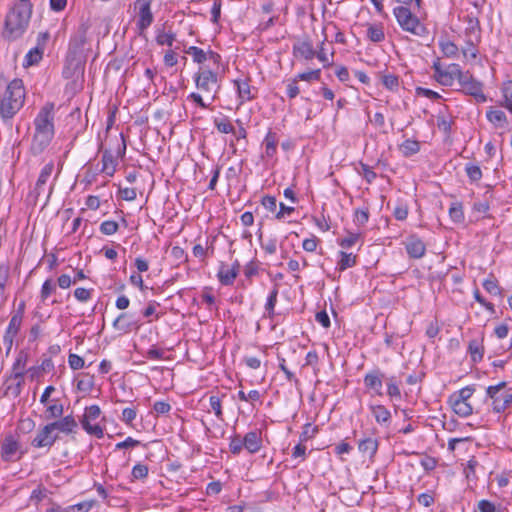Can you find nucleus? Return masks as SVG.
I'll return each instance as SVG.
<instances>
[{
	"instance_id": "39",
	"label": "nucleus",
	"mask_w": 512,
	"mask_h": 512,
	"mask_svg": "<svg viewBox=\"0 0 512 512\" xmlns=\"http://www.w3.org/2000/svg\"><path fill=\"white\" fill-rule=\"evenodd\" d=\"M475 391L474 386H466L450 395L449 399L468 402Z\"/></svg>"
},
{
	"instance_id": "49",
	"label": "nucleus",
	"mask_w": 512,
	"mask_h": 512,
	"mask_svg": "<svg viewBox=\"0 0 512 512\" xmlns=\"http://www.w3.org/2000/svg\"><path fill=\"white\" fill-rule=\"evenodd\" d=\"M119 225L116 221L107 220L101 223L100 231L104 235H113L118 231Z\"/></svg>"
},
{
	"instance_id": "34",
	"label": "nucleus",
	"mask_w": 512,
	"mask_h": 512,
	"mask_svg": "<svg viewBox=\"0 0 512 512\" xmlns=\"http://www.w3.org/2000/svg\"><path fill=\"white\" fill-rule=\"evenodd\" d=\"M449 216L454 223L464 221L463 205L461 202H453L449 208Z\"/></svg>"
},
{
	"instance_id": "12",
	"label": "nucleus",
	"mask_w": 512,
	"mask_h": 512,
	"mask_svg": "<svg viewBox=\"0 0 512 512\" xmlns=\"http://www.w3.org/2000/svg\"><path fill=\"white\" fill-rule=\"evenodd\" d=\"M461 92L474 97L478 103H483L487 100L486 95L483 93V83L475 78L462 86Z\"/></svg>"
},
{
	"instance_id": "44",
	"label": "nucleus",
	"mask_w": 512,
	"mask_h": 512,
	"mask_svg": "<svg viewBox=\"0 0 512 512\" xmlns=\"http://www.w3.org/2000/svg\"><path fill=\"white\" fill-rule=\"evenodd\" d=\"M94 387V376L84 374L83 377L77 382V389L82 392H90Z\"/></svg>"
},
{
	"instance_id": "50",
	"label": "nucleus",
	"mask_w": 512,
	"mask_h": 512,
	"mask_svg": "<svg viewBox=\"0 0 512 512\" xmlns=\"http://www.w3.org/2000/svg\"><path fill=\"white\" fill-rule=\"evenodd\" d=\"M56 291V285L51 279H47L41 288L40 297L42 301H45L53 292Z\"/></svg>"
},
{
	"instance_id": "33",
	"label": "nucleus",
	"mask_w": 512,
	"mask_h": 512,
	"mask_svg": "<svg viewBox=\"0 0 512 512\" xmlns=\"http://www.w3.org/2000/svg\"><path fill=\"white\" fill-rule=\"evenodd\" d=\"M214 125L220 133L229 134L236 133L234 126L228 117L215 118Z\"/></svg>"
},
{
	"instance_id": "41",
	"label": "nucleus",
	"mask_w": 512,
	"mask_h": 512,
	"mask_svg": "<svg viewBox=\"0 0 512 512\" xmlns=\"http://www.w3.org/2000/svg\"><path fill=\"white\" fill-rule=\"evenodd\" d=\"M502 93L504 97L502 105L512 113V81H507L503 84Z\"/></svg>"
},
{
	"instance_id": "61",
	"label": "nucleus",
	"mask_w": 512,
	"mask_h": 512,
	"mask_svg": "<svg viewBox=\"0 0 512 512\" xmlns=\"http://www.w3.org/2000/svg\"><path fill=\"white\" fill-rule=\"evenodd\" d=\"M261 204L270 212H274L277 208V200L274 196L265 195L261 200Z\"/></svg>"
},
{
	"instance_id": "11",
	"label": "nucleus",
	"mask_w": 512,
	"mask_h": 512,
	"mask_svg": "<svg viewBox=\"0 0 512 512\" xmlns=\"http://www.w3.org/2000/svg\"><path fill=\"white\" fill-rule=\"evenodd\" d=\"M139 326L140 323L134 320L128 312L121 313L113 322L114 329L123 333H128L132 329L139 328Z\"/></svg>"
},
{
	"instance_id": "47",
	"label": "nucleus",
	"mask_w": 512,
	"mask_h": 512,
	"mask_svg": "<svg viewBox=\"0 0 512 512\" xmlns=\"http://www.w3.org/2000/svg\"><path fill=\"white\" fill-rule=\"evenodd\" d=\"M318 433V426H312L311 423H306L303 426V431L300 434V442H306L313 438Z\"/></svg>"
},
{
	"instance_id": "13",
	"label": "nucleus",
	"mask_w": 512,
	"mask_h": 512,
	"mask_svg": "<svg viewBox=\"0 0 512 512\" xmlns=\"http://www.w3.org/2000/svg\"><path fill=\"white\" fill-rule=\"evenodd\" d=\"M405 248L409 257L414 259L422 258L426 252L424 242L415 235H412L407 239Z\"/></svg>"
},
{
	"instance_id": "20",
	"label": "nucleus",
	"mask_w": 512,
	"mask_h": 512,
	"mask_svg": "<svg viewBox=\"0 0 512 512\" xmlns=\"http://www.w3.org/2000/svg\"><path fill=\"white\" fill-rule=\"evenodd\" d=\"M358 449L361 453L373 458L378 450V441L377 439L367 437L359 441Z\"/></svg>"
},
{
	"instance_id": "5",
	"label": "nucleus",
	"mask_w": 512,
	"mask_h": 512,
	"mask_svg": "<svg viewBox=\"0 0 512 512\" xmlns=\"http://www.w3.org/2000/svg\"><path fill=\"white\" fill-rule=\"evenodd\" d=\"M393 14L404 31L420 37L428 34L426 26L421 24L419 18L412 13L409 7L397 6L393 9Z\"/></svg>"
},
{
	"instance_id": "16",
	"label": "nucleus",
	"mask_w": 512,
	"mask_h": 512,
	"mask_svg": "<svg viewBox=\"0 0 512 512\" xmlns=\"http://www.w3.org/2000/svg\"><path fill=\"white\" fill-rule=\"evenodd\" d=\"M293 56L298 58L302 57L305 60H312L315 57L316 50L309 39H305L302 42L295 43L293 45Z\"/></svg>"
},
{
	"instance_id": "18",
	"label": "nucleus",
	"mask_w": 512,
	"mask_h": 512,
	"mask_svg": "<svg viewBox=\"0 0 512 512\" xmlns=\"http://www.w3.org/2000/svg\"><path fill=\"white\" fill-rule=\"evenodd\" d=\"M50 425L52 426L54 431L58 430L66 434L74 432V430L78 426L73 415H67L65 417H62L60 420L50 422Z\"/></svg>"
},
{
	"instance_id": "14",
	"label": "nucleus",
	"mask_w": 512,
	"mask_h": 512,
	"mask_svg": "<svg viewBox=\"0 0 512 512\" xmlns=\"http://www.w3.org/2000/svg\"><path fill=\"white\" fill-rule=\"evenodd\" d=\"M54 169V164L52 162L47 163L41 170L40 175L36 181L34 190L32 194L37 200L41 194L45 191L44 186L46 185L48 179L50 178Z\"/></svg>"
},
{
	"instance_id": "46",
	"label": "nucleus",
	"mask_w": 512,
	"mask_h": 512,
	"mask_svg": "<svg viewBox=\"0 0 512 512\" xmlns=\"http://www.w3.org/2000/svg\"><path fill=\"white\" fill-rule=\"evenodd\" d=\"M465 20L468 24V26L465 29L466 35L474 34V33L478 32V38H479L480 37L479 33L481 30V27H480V22H479L478 18L468 15L465 17Z\"/></svg>"
},
{
	"instance_id": "10",
	"label": "nucleus",
	"mask_w": 512,
	"mask_h": 512,
	"mask_svg": "<svg viewBox=\"0 0 512 512\" xmlns=\"http://www.w3.org/2000/svg\"><path fill=\"white\" fill-rule=\"evenodd\" d=\"M20 445L18 441L12 436L7 435L1 442V457L6 462H11L20 459L15 457Z\"/></svg>"
},
{
	"instance_id": "1",
	"label": "nucleus",
	"mask_w": 512,
	"mask_h": 512,
	"mask_svg": "<svg viewBox=\"0 0 512 512\" xmlns=\"http://www.w3.org/2000/svg\"><path fill=\"white\" fill-rule=\"evenodd\" d=\"M35 133L31 143V152L41 154L54 137V103L47 102L34 120Z\"/></svg>"
},
{
	"instance_id": "26",
	"label": "nucleus",
	"mask_w": 512,
	"mask_h": 512,
	"mask_svg": "<svg viewBox=\"0 0 512 512\" xmlns=\"http://www.w3.org/2000/svg\"><path fill=\"white\" fill-rule=\"evenodd\" d=\"M432 68L434 70V77L436 81L441 85L450 86V76L448 73V68L442 69L439 60L433 63Z\"/></svg>"
},
{
	"instance_id": "3",
	"label": "nucleus",
	"mask_w": 512,
	"mask_h": 512,
	"mask_svg": "<svg viewBox=\"0 0 512 512\" xmlns=\"http://www.w3.org/2000/svg\"><path fill=\"white\" fill-rule=\"evenodd\" d=\"M6 84L4 76L0 75V86ZM25 101V89L21 79H13L6 85V89L0 95V116L3 120H9L23 107Z\"/></svg>"
},
{
	"instance_id": "29",
	"label": "nucleus",
	"mask_w": 512,
	"mask_h": 512,
	"mask_svg": "<svg viewBox=\"0 0 512 512\" xmlns=\"http://www.w3.org/2000/svg\"><path fill=\"white\" fill-rule=\"evenodd\" d=\"M405 157L412 156L419 152L420 143L417 140L407 139L399 147Z\"/></svg>"
},
{
	"instance_id": "15",
	"label": "nucleus",
	"mask_w": 512,
	"mask_h": 512,
	"mask_svg": "<svg viewBox=\"0 0 512 512\" xmlns=\"http://www.w3.org/2000/svg\"><path fill=\"white\" fill-rule=\"evenodd\" d=\"M492 399L493 411L500 413L512 405V393L506 391L502 394H487Z\"/></svg>"
},
{
	"instance_id": "32",
	"label": "nucleus",
	"mask_w": 512,
	"mask_h": 512,
	"mask_svg": "<svg viewBox=\"0 0 512 512\" xmlns=\"http://www.w3.org/2000/svg\"><path fill=\"white\" fill-rule=\"evenodd\" d=\"M468 351L473 362H479L482 360L484 355V347L477 340H471L469 342Z\"/></svg>"
},
{
	"instance_id": "52",
	"label": "nucleus",
	"mask_w": 512,
	"mask_h": 512,
	"mask_svg": "<svg viewBox=\"0 0 512 512\" xmlns=\"http://www.w3.org/2000/svg\"><path fill=\"white\" fill-rule=\"evenodd\" d=\"M148 467L147 465L138 463L132 468V476L135 479H144L148 475Z\"/></svg>"
},
{
	"instance_id": "42",
	"label": "nucleus",
	"mask_w": 512,
	"mask_h": 512,
	"mask_svg": "<svg viewBox=\"0 0 512 512\" xmlns=\"http://www.w3.org/2000/svg\"><path fill=\"white\" fill-rule=\"evenodd\" d=\"M277 296H278V287L277 285H274L273 289L269 293V296L267 298V302L265 305V310L268 313L269 317L274 316V308L277 302Z\"/></svg>"
},
{
	"instance_id": "40",
	"label": "nucleus",
	"mask_w": 512,
	"mask_h": 512,
	"mask_svg": "<svg viewBox=\"0 0 512 512\" xmlns=\"http://www.w3.org/2000/svg\"><path fill=\"white\" fill-rule=\"evenodd\" d=\"M465 172L471 182H478L482 178L481 168L477 164L467 163L465 166Z\"/></svg>"
},
{
	"instance_id": "30",
	"label": "nucleus",
	"mask_w": 512,
	"mask_h": 512,
	"mask_svg": "<svg viewBox=\"0 0 512 512\" xmlns=\"http://www.w3.org/2000/svg\"><path fill=\"white\" fill-rule=\"evenodd\" d=\"M64 412V407L61 403H57V401L54 400V403L49 404L45 410V419H58L62 417Z\"/></svg>"
},
{
	"instance_id": "38",
	"label": "nucleus",
	"mask_w": 512,
	"mask_h": 512,
	"mask_svg": "<svg viewBox=\"0 0 512 512\" xmlns=\"http://www.w3.org/2000/svg\"><path fill=\"white\" fill-rule=\"evenodd\" d=\"M439 46L443 55L446 57H455L458 54V46L452 41L440 40Z\"/></svg>"
},
{
	"instance_id": "56",
	"label": "nucleus",
	"mask_w": 512,
	"mask_h": 512,
	"mask_svg": "<svg viewBox=\"0 0 512 512\" xmlns=\"http://www.w3.org/2000/svg\"><path fill=\"white\" fill-rule=\"evenodd\" d=\"M242 443H243V439H241L240 436L237 435V436L232 437L230 444H229L230 452L234 455L239 454L244 447V445Z\"/></svg>"
},
{
	"instance_id": "51",
	"label": "nucleus",
	"mask_w": 512,
	"mask_h": 512,
	"mask_svg": "<svg viewBox=\"0 0 512 512\" xmlns=\"http://www.w3.org/2000/svg\"><path fill=\"white\" fill-rule=\"evenodd\" d=\"M320 76H321V70L314 69L311 71L299 73L297 75V79H299L301 81H307V82L314 81V80L318 81L320 79Z\"/></svg>"
},
{
	"instance_id": "36",
	"label": "nucleus",
	"mask_w": 512,
	"mask_h": 512,
	"mask_svg": "<svg viewBox=\"0 0 512 512\" xmlns=\"http://www.w3.org/2000/svg\"><path fill=\"white\" fill-rule=\"evenodd\" d=\"M218 279L222 285L228 286L233 284L236 279V273L234 270L225 269L224 264H222L218 272Z\"/></svg>"
},
{
	"instance_id": "24",
	"label": "nucleus",
	"mask_w": 512,
	"mask_h": 512,
	"mask_svg": "<svg viewBox=\"0 0 512 512\" xmlns=\"http://www.w3.org/2000/svg\"><path fill=\"white\" fill-rule=\"evenodd\" d=\"M487 119L496 127H504L507 124L506 114L502 110L490 108L487 111Z\"/></svg>"
},
{
	"instance_id": "57",
	"label": "nucleus",
	"mask_w": 512,
	"mask_h": 512,
	"mask_svg": "<svg viewBox=\"0 0 512 512\" xmlns=\"http://www.w3.org/2000/svg\"><path fill=\"white\" fill-rule=\"evenodd\" d=\"M24 369H25V360H22V357L19 356L13 365L15 379H23Z\"/></svg>"
},
{
	"instance_id": "63",
	"label": "nucleus",
	"mask_w": 512,
	"mask_h": 512,
	"mask_svg": "<svg viewBox=\"0 0 512 512\" xmlns=\"http://www.w3.org/2000/svg\"><path fill=\"white\" fill-rule=\"evenodd\" d=\"M319 239L316 236L307 238L303 241L302 247L307 252H314L317 248Z\"/></svg>"
},
{
	"instance_id": "8",
	"label": "nucleus",
	"mask_w": 512,
	"mask_h": 512,
	"mask_svg": "<svg viewBox=\"0 0 512 512\" xmlns=\"http://www.w3.org/2000/svg\"><path fill=\"white\" fill-rule=\"evenodd\" d=\"M153 0H136L135 9H138L137 27L140 31L146 30L153 22L151 2Z\"/></svg>"
},
{
	"instance_id": "62",
	"label": "nucleus",
	"mask_w": 512,
	"mask_h": 512,
	"mask_svg": "<svg viewBox=\"0 0 512 512\" xmlns=\"http://www.w3.org/2000/svg\"><path fill=\"white\" fill-rule=\"evenodd\" d=\"M299 79L295 76L292 80L287 84V95L290 99L295 98L299 94V87L297 85Z\"/></svg>"
},
{
	"instance_id": "19",
	"label": "nucleus",
	"mask_w": 512,
	"mask_h": 512,
	"mask_svg": "<svg viewBox=\"0 0 512 512\" xmlns=\"http://www.w3.org/2000/svg\"><path fill=\"white\" fill-rule=\"evenodd\" d=\"M233 83L237 88L240 103H244L245 101H251L255 98V96L251 92V86L248 80L236 79L233 81Z\"/></svg>"
},
{
	"instance_id": "55",
	"label": "nucleus",
	"mask_w": 512,
	"mask_h": 512,
	"mask_svg": "<svg viewBox=\"0 0 512 512\" xmlns=\"http://www.w3.org/2000/svg\"><path fill=\"white\" fill-rule=\"evenodd\" d=\"M22 323V318L19 315H13L10 319L6 333L17 334Z\"/></svg>"
},
{
	"instance_id": "6",
	"label": "nucleus",
	"mask_w": 512,
	"mask_h": 512,
	"mask_svg": "<svg viewBox=\"0 0 512 512\" xmlns=\"http://www.w3.org/2000/svg\"><path fill=\"white\" fill-rule=\"evenodd\" d=\"M194 81L196 88L205 93H212V101L215 99V93L217 92L218 86V75L216 72L210 69H202L195 73Z\"/></svg>"
},
{
	"instance_id": "60",
	"label": "nucleus",
	"mask_w": 512,
	"mask_h": 512,
	"mask_svg": "<svg viewBox=\"0 0 512 512\" xmlns=\"http://www.w3.org/2000/svg\"><path fill=\"white\" fill-rule=\"evenodd\" d=\"M174 40H175V34L171 33V32L162 33L156 37V41L159 45H168L170 47L173 45Z\"/></svg>"
},
{
	"instance_id": "2",
	"label": "nucleus",
	"mask_w": 512,
	"mask_h": 512,
	"mask_svg": "<svg viewBox=\"0 0 512 512\" xmlns=\"http://www.w3.org/2000/svg\"><path fill=\"white\" fill-rule=\"evenodd\" d=\"M32 11L33 6L14 3L5 17L3 39L12 42L21 38L29 27Z\"/></svg>"
},
{
	"instance_id": "31",
	"label": "nucleus",
	"mask_w": 512,
	"mask_h": 512,
	"mask_svg": "<svg viewBox=\"0 0 512 512\" xmlns=\"http://www.w3.org/2000/svg\"><path fill=\"white\" fill-rule=\"evenodd\" d=\"M367 37L375 43L381 42L385 38L384 30L381 24H371L367 29Z\"/></svg>"
},
{
	"instance_id": "17",
	"label": "nucleus",
	"mask_w": 512,
	"mask_h": 512,
	"mask_svg": "<svg viewBox=\"0 0 512 512\" xmlns=\"http://www.w3.org/2000/svg\"><path fill=\"white\" fill-rule=\"evenodd\" d=\"M242 444L249 453H257L262 447L261 432L249 431L243 437Z\"/></svg>"
},
{
	"instance_id": "64",
	"label": "nucleus",
	"mask_w": 512,
	"mask_h": 512,
	"mask_svg": "<svg viewBox=\"0 0 512 512\" xmlns=\"http://www.w3.org/2000/svg\"><path fill=\"white\" fill-rule=\"evenodd\" d=\"M478 509L480 512H496L495 504L485 499L478 502Z\"/></svg>"
},
{
	"instance_id": "45",
	"label": "nucleus",
	"mask_w": 512,
	"mask_h": 512,
	"mask_svg": "<svg viewBox=\"0 0 512 512\" xmlns=\"http://www.w3.org/2000/svg\"><path fill=\"white\" fill-rule=\"evenodd\" d=\"M483 287L492 295H501V288L499 287L498 281L494 275H490V277L483 282Z\"/></svg>"
},
{
	"instance_id": "7",
	"label": "nucleus",
	"mask_w": 512,
	"mask_h": 512,
	"mask_svg": "<svg viewBox=\"0 0 512 512\" xmlns=\"http://www.w3.org/2000/svg\"><path fill=\"white\" fill-rule=\"evenodd\" d=\"M57 439L58 434L54 433L52 426L48 423L38 430L36 436L31 441V445L34 448H51Z\"/></svg>"
},
{
	"instance_id": "9",
	"label": "nucleus",
	"mask_w": 512,
	"mask_h": 512,
	"mask_svg": "<svg viewBox=\"0 0 512 512\" xmlns=\"http://www.w3.org/2000/svg\"><path fill=\"white\" fill-rule=\"evenodd\" d=\"M384 377V373L381 372L379 369H373L365 374L363 382L368 390H372L376 395L382 396Z\"/></svg>"
},
{
	"instance_id": "21",
	"label": "nucleus",
	"mask_w": 512,
	"mask_h": 512,
	"mask_svg": "<svg viewBox=\"0 0 512 512\" xmlns=\"http://www.w3.org/2000/svg\"><path fill=\"white\" fill-rule=\"evenodd\" d=\"M372 415L378 424H387L391 419L390 411L383 405H372L370 407Z\"/></svg>"
},
{
	"instance_id": "4",
	"label": "nucleus",
	"mask_w": 512,
	"mask_h": 512,
	"mask_svg": "<svg viewBox=\"0 0 512 512\" xmlns=\"http://www.w3.org/2000/svg\"><path fill=\"white\" fill-rule=\"evenodd\" d=\"M89 26L86 23H82L77 32L71 37L66 56V67L63 70V75L66 78L72 77L76 70H81L86 60L85 46L88 42L87 31Z\"/></svg>"
},
{
	"instance_id": "48",
	"label": "nucleus",
	"mask_w": 512,
	"mask_h": 512,
	"mask_svg": "<svg viewBox=\"0 0 512 512\" xmlns=\"http://www.w3.org/2000/svg\"><path fill=\"white\" fill-rule=\"evenodd\" d=\"M382 84L389 90L394 91L399 87V78L395 74L382 76Z\"/></svg>"
},
{
	"instance_id": "27",
	"label": "nucleus",
	"mask_w": 512,
	"mask_h": 512,
	"mask_svg": "<svg viewBox=\"0 0 512 512\" xmlns=\"http://www.w3.org/2000/svg\"><path fill=\"white\" fill-rule=\"evenodd\" d=\"M340 260L337 263V269L339 271H345L348 268L354 267L357 263L356 255L352 253H346L344 251L339 252Z\"/></svg>"
},
{
	"instance_id": "43",
	"label": "nucleus",
	"mask_w": 512,
	"mask_h": 512,
	"mask_svg": "<svg viewBox=\"0 0 512 512\" xmlns=\"http://www.w3.org/2000/svg\"><path fill=\"white\" fill-rule=\"evenodd\" d=\"M185 52L192 56L193 61L202 64L207 60V52L196 46H190Z\"/></svg>"
},
{
	"instance_id": "25",
	"label": "nucleus",
	"mask_w": 512,
	"mask_h": 512,
	"mask_svg": "<svg viewBox=\"0 0 512 512\" xmlns=\"http://www.w3.org/2000/svg\"><path fill=\"white\" fill-rule=\"evenodd\" d=\"M43 53V47L36 46L32 48L26 54L23 65L25 67H29L38 64L42 60Z\"/></svg>"
},
{
	"instance_id": "22",
	"label": "nucleus",
	"mask_w": 512,
	"mask_h": 512,
	"mask_svg": "<svg viewBox=\"0 0 512 512\" xmlns=\"http://www.w3.org/2000/svg\"><path fill=\"white\" fill-rule=\"evenodd\" d=\"M448 402L453 411L460 417H468L473 413L472 406L468 402L452 399H449Z\"/></svg>"
},
{
	"instance_id": "53",
	"label": "nucleus",
	"mask_w": 512,
	"mask_h": 512,
	"mask_svg": "<svg viewBox=\"0 0 512 512\" xmlns=\"http://www.w3.org/2000/svg\"><path fill=\"white\" fill-rule=\"evenodd\" d=\"M359 237H360V234H358V233L348 232V236L341 239L339 241V245L344 249H348V248L352 247L357 242Z\"/></svg>"
},
{
	"instance_id": "59",
	"label": "nucleus",
	"mask_w": 512,
	"mask_h": 512,
	"mask_svg": "<svg viewBox=\"0 0 512 512\" xmlns=\"http://www.w3.org/2000/svg\"><path fill=\"white\" fill-rule=\"evenodd\" d=\"M68 363L71 369L78 370L84 367V359L77 354H70Z\"/></svg>"
},
{
	"instance_id": "58",
	"label": "nucleus",
	"mask_w": 512,
	"mask_h": 512,
	"mask_svg": "<svg viewBox=\"0 0 512 512\" xmlns=\"http://www.w3.org/2000/svg\"><path fill=\"white\" fill-rule=\"evenodd\" d=\"M93 289H85L82 287L76 288L74 291L75 298L80 302L88 301L91 298Z\"/></svg>"
},
{
	"instance_id": "35",
	"label": "nucleus",
	"mask_w": 512,
	"mask_h": 512,
	"mask_svg": "<svg viewBox=\"0 0 512 512\" xmlns=\"http://www.w3.org/2000/svg\"><path fill=\"white\" fill-rule=\"evenodd\" d=\"M327 40L326 36L324 37V40L320 43L318 46V49L316 50L315 57L318 58L319 61L323 63L324 68H328L333 65V56L334 52L331 53V59L327 56L324 48V42Z\"/></svg>"
},
{
	"instance_id": "37",
	"label": "nucleus",
	"mask_w": 512,
	"mask_h": 512,
	"mask_svg": "<svg viewBox=\"0 0 512 512\" xmlns=\"http://www.w3.org/2000/svg\"><path fill=\"white\" fill-rule=\"evenodd\" d=\"M81 424L83 429L90 435H93L97 438H102L104 435L103 428L99 424L92 425L89 421H87V417H83L81 420Z\"/></svg>"
},
{
	"instance_id": "23",
	"label": "nucleus",
	"mask_w": 512,
	"mask_h": 512,
	"mask_svg": "<svg viewBox=\"0 0 512 512\" xmlns=\"http://www.w3.org/2000/svg\"><path fill=\"white\" fill-rule=\"evenodd\" d=\"M102 172L107 174L108 176H113L116 170L117 161L116 158L113 156V154L105 150L102 155Z\"/></svg>"
},
{
	"instance_id": "28",
	"label": "nucleus",
	"mask_w": 512,
	"mask_h": 512,
	"mask_svg": "<svg viewBox=\"0 0 512 512\" xmlns=\"http://www.w3.org/2000/svg\"><path fill=\"white\" fill-rule=\"evenodd\" d=\"M265 152L268 157H272L276 153L278 144L277 134L271 130L268 131L264 139Z\"/></svg>"
},
{
	"instance_id": "54",
	"label": "nucleus",
	"mask_w": 512,
	"mask_h": 512,
	"mask_svg": "<svg viewBox=\"0 0 512 512\" xmlns=\"http://www.w3.org/2000/svg\"><path fill=\"white\" fill-rule=\"evenodd\" d=\"M209 403H210V406H211L212 410L214 411L216 417L218 419H222L223 413H222V405H221L220 398L212 395L209 398Z\"/></svg>"
}]
</instances>
